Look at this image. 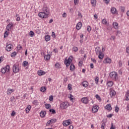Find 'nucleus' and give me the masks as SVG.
<instances>
[{
  "mask_svg": "<svg viewBox=\"0 0 129 129\" xmlns=\"http://www.w3.org/2000/svg\"><path fill=\"white\" fill-rule=\"evenodd\" d=\"M91 3L93 7L96 6V0H91Z\"/></svg>",
  "mask_w": 129,
  "mask_h": 129,
  "instance_id": "5701e85b",
  "label": "nucleus"
},
{
  "mask_svg": "<svg viewBox=\"0 0 129 129\" xmlns=\"http://www.w3.org/2000/svg\"><path fill=\"white\" fill-rule=\"evenodd\" d=\"M118 110H119V108L117 106L115 107V112H118Z\"/></svg>",
  "mask_w": 129,
  "mask_h": 129,
  "instance_id": "c03bdc74",
  "label": "nucleus"
},
{
  "mask_svg": "<svg viewBox=\"0 0 129 129\" xmlns=\"http://www.w3.org/2000/svg\"><path fill=\"white\" fill-rule=\"evenodd\" d=\"M105 125V124L102 123V125H101V128L102 129H104Z\"/></svg>",
  "mask_w": 129,
  "mask_h": 129,
  "instance_id": "0e129e2a",
  "label": "nucleus"
},
{
  "mask_svg": "<svg viewBox=\"0 0 129 129\" xmlns=\"http://www.w3.org/2000/svg\"><path fill=\"white\" fill-rule=\"evenodd\" d=\"M33 104H34V105H38V101L37 100H34L33 102Z\"/></svg>",
  "mask_w": 129,
  "mask_h": 129,
  "instance_id": "49530a36",
  "label": "nucleus"
},
{
  "mask_svg": "<svg viewBox=\"0 0 129 129\" xmlns=\"http://www.w3.org/2000/svg\"><path fill=\"white\" fill-rule=\"evenodd\" d=\"M44 60L45 61H48V60H50V58H51V55L50 54H46L44 56Z\"/></svg>",
  "mask_w": 129,
  "mask_h": 129,
  "instance_id": "ddd939ff",
  "label": "nucleus"
},
{
  "mask_svg": "<svg viewBox=\"0 0 129 129\" xmlns=\"http://www.w3.org/2000/svg\"><path fill=\"white\" fill-rule=\"evenodd\" d=\"M70 69L71 71H74V70H75V66L73 64H71L70 67Z\"/></svg>",
  "mask_w": 129,
  "mask_h": 129,
  "instance_id": "6ab92c4d",
  "label": "nucleus"
},
{
  "mask_svg": "<svg viewBox=\"0 0 129 129\" xmlns=\"http://www.w3.org/2000/svg\"><path fill=\"white\" fill-rule=\"evenodd\" d=\"M73 59V57L70 56L68 59H65L64 60V64L66 66L67 68L69 67L70 64H71V62H72V60Z\"/></svg>",
  "mask_w": 129,
  "mask_h": 129,
  "instance_id": "f03ea898",
  "label": "nucleus"
},
{
  "mask_svg": "<svg viewBox=\"0 0 129 129\" xmlns=\"http://www.w3.org/2000/svg\"><path fill=\"white\" fill-rule=\"evenodd\" d=\"M6 49L8 52H10L13 49V45L12 44H8L6 46Z\"/></svg>",
  "mask_w": 129,
  "mask_h": 129,
  "instance_id": "1a4fd4ad",
  "label": "nucleus"
},
{
  "mask_svg": "<svg viewBox=\"0 0 129 129\" xmlns=\"http://www.w3.org/2000/svg\"><path fill=\"white\" fill-rule=\"evenodd\" d=\"M53 99H54V97L53 96H50L49 97V101H53Z\"/></svg>",
  "mask_w": 129,
  "mask_h": 129,
  "instance_id": "37998d69",
  "label": "nucleus"
},
{
  "mask_svg": "<svg viewBox=\"0 0 129 129\" xmlns=\"http://www.w3.org/2000/svg\"><path fill=\"white\" fill-rule=\"evenodd\" d=\"M102 23L103 25H106V24H107V21H106V19H103Z\"/></svg>",
  "mask_w": 129,
  "mask_h": 129,
  "instance_id": "a19ab883",
  "label": "nucleus"
},
{
  "mask_svg": "<svg viewBox=\"0 0 129 129\" xmlns=\"http://www.w3.org/2000/svg\"><path fill=\"white\" fill-rule=\"evenodd\" d=\"M40 115L41 117H44L45 115H46V112L41 111L40 113Z\"/></svg>",
  "mask_w": 129,
  "mask_h": 129,
  "instance_id": "393cba45",
  "label": "nucleus"
},
{
  "mask_svg": "<svg viewBox=\"0 0 129 129\" xmlns=\"http://www.w3.org/2000/svg\"><path fill=\"white\" fill-rule=\"evenodd\" d=\"M126 53H127L128 54H129V46L127 47L126 48Z\"/></svg>",
  "mask_w": 129,
  "mask_h": 129,
  "instance_id": "4d7b16f0",
  "label": "nucleus"
},
{
  "mask_svg": "<svg viewBox=\"0 0 129 129\" xmlns=\"http://www.w3.org/2000/svg\"><path fill=\"white\" fill-rule=\"evenodd\" d=\"M42 12H40L38 13V16L42 19H46L48 18L49 16V10H48V7L46 5L43 6L42 9Z\"/></svg>",
  "mask_w": 129,
  "mask_h": 129,
  "instance_id": "f257e3e1",
  "label": "nucleus"
},
{
  "mask_svg": "<svg viewBox=\"0 0 129 129\" xmlns=\"http://www.w3.org/2000/svg\"><path fill=\"white\" fill-rule=\"evenodd\" d=\"M34 35H35V33H34L33 31H31L29 33L30 37H34Z\"/></svg>",
  "mask_w": 129,
  "mask_h": 129,
  "instance_id": "c9c22d12",
  "label": "nucleus"
},
{
  "mask_svg": "<svg viewBox=\"0 0 129 129\" xmlns=\"http://www.w3.org/2000/svg\"><path fill=\"white\" fill-rule=\"evenodd\" d=\"M45 74H46V72H45L42 70L38 71V75L39 76H42V75H45Z\"/></svg>",
  "mask_w": 129,
  "mask_h": 129,
  "instance_id": "4468645a",
  "label": "nucleus"
},
{
  "mask_svg": "<svg viewBox=\"0 0 129 129\" xmlns=\"http://www.w3.org/2000/svg\"><path fill=\"white\" fill-rule=\"evenodd\" d=\"M20 71V68L19 65L17 64H14L13 67V72L14 73H18Z\"/></svg>",
  "mask_w": 129,
  "mask_h": 129,
  "instance_id": "7ed1b4c3",
  "label": "nucleus"
},
{
  "mask_svg": "<svg viewBox=\"0 0 129 129\" xmlns=\"http://www.w3.org/2000/svg\"><path fill=\"white\" fill-rule=\"evenodd\" d=\"M82 64H83V61H80L79 62V66H80V67L82 66Z\"/></svg>",
  "mask_w": 129,
  "mask_h": 129,
  "instance_id": "5fc2aeb1",
  "label": "nucleus"
},
{
  "mask_svg": "<svg viewBox=\"0 0 129 129\" xmlns=\"http://www.w3.org/2000/svg\"><path fill=\"white\" fill-rule=\"evenodd\" d=\"M67 16V14H66V13H64L63 14H62V17L63 18H66V16Z\"/></svg>",
  "mask_w": 129,
  "mask_h": 129,
  "instance_id": "052dcab7",
  "label": "nucleus"
},
{
  "mask_svg": "<svg viewBox=\"0 0 129 129\" xmlns=\"http://www.w3.org/2000/svg\"><path fill=\"white\" fill-rule=\"evenodd\" d=\"M81 102L84 104H88V102H89V100L88 99V97H83L81 99Z\"/></svg>",
  "mask_w": 129,
  "mask_h": 129,
  "instance_id": "423d86ee",
  "label": "nucleus"
},
{
  "mask_svg": "<svg viewBox=\"0 0 129 129\" xmlns=\"http://www.w3.org/2000/svg\"><path fill=\"white\" fill-rule=\"evenodd\" d=\"M81 27H82V23H81V22L78 23L76 25L77 30H80V29H81Z\"/></svg>",
  "mask_w": 129,
  "mask_h": 129,
  "instance_id": "9b49d317",
  "label": "nucleus"
},
{
  "mask_svg": "<svg viewBox=\"0 0 129 129\" xmlns=\"http://www.w3.org/2000/svg\"><path fill=\"white\" fill-rule=\"evenodd\" d=\"M51 39V37L49 35H47L45 36V40L46 42H49L50 40Z\"/></svg>",
  "mask_w": 129,
  "mask_h": 129,
  "instance_id": "f3484780",
  "label": "nucleus"
},
{
  "mask_svg": "<svg viewBox=\"0 0 129 129\" xmlns=\"http://www.w3.org/2000/svg\"><path fill=\"white\" fill-rule=\"evenodd\" d=\"M99 82V78L98 77H96L95 78V82L96 84H98Z\"/></svg>",
  "mask_w": 129,
  "mask_h": 129,
  "instance_id": "c756f323",
  "label": "nucleus"
},
{
  "mask_svg": "<svg viewBox=\"0 0 129 129\" xmlns=\"http://www.w3.org/2000/svg\"><path fill=\"white\" fill-rule=\"evenodd\" d=\"M110 77H111V78H112V77H113V72H112L110 75H109Z\"/></svg>",
  "mask_w": 129,
  "mask_h": 129,
  "instance_id": "6e6d98bb",
  "label": "nucleus"
},
{
  "mask_svg": "<svg viewBox=\"0 0 129 129\" xmlns=\"http://www.w3.org/2000/svg\"><path fill=\"white\" fill-rule=\"evenodd\" d=\"M125 100H129V90H128L125 94Z\"/></svg>",
  "mask_w": 129,
  "mask_h": 129,
  "instance_id": "aec40b11",
  "label": "nucleus"
},
{
  "mask_svg": "<svg viewBox=\"0 0 129 129\" xmlns=\"http://www.w3.org/2000/svg\"><path fill=\"white\" fill-rule=\"evenodd\" d=\"M125 8L124 7H121V11L122 13H124Z\"/></svg>",
  "mask_w": 129,
  "mask_h": 129,
  "instance_id": "864d4df0",
  "label": "nucleus"
},
{
  "mask_svg": "<svg viewBox=\"0 0 129 129\" xmlns=\"http://www.w3.org/2000/svg\"><path fill=\"white\" fill-rule=\"evenodd\" d=\"M11 69V68H10V66L7 65L5 68H2L1 70V72L3 73V74H5L6 72H9Z\"/></svg>",
  "mask_w": 129,
  "mask_h": 129,
  "instance_id": "20e7f679",
  "label": "nucleus"
},
{
  "mask_svg": "<svg viewBox=\"0 0 129 129\" xmlns=\"http://www.w3.org/2000/svg\"><path fill=\"white\" fill-rule=\"evenodd\" d=\"M119 34H120V31H117L116 32V36H119Z\"/></svg>",
  "mask_w": 129,
  "mask_h": 129,
  "instance_id": "69168bd1",
  "label": "nucleus"
},
{
  "mask_svg": "<svg viewBox=\"0 0 129 129\" xmlns=\"http://www.w3.org/2000/svg\"><path fill=\"white\" fill-rule=\"evenodd\" d=\"M16 21H18V22H20V21H21V18L20 17H18L17 18H16Z\"/></svg>",
  "mask_w": 129,
  "mask_h": 129,
  "instance_id": "bf43d9fd",
  "label": "nucleus"
},
{
  "mask_svg": "<svg viewBox=\"0 0 129 129\" xmlns=\"http://www.w3.org/2000/svg\"><path fill=\"white\" fill-rule=\"evenodd\" d=\"M9 35V32L6 31L4 33V38H8V36Z\"/></svg>",
  "mask_w": 129,
  "mask_h": 129,
  "instance_id": "e433bc0d",
  "label": "nucleus"
},
{
  "mask_svg": "<svg viewBox=\"0 0 129 129\" xmlns=\"http://www.w3.org/2000/svg\"><path fill=\"white\" fill-rule=\"evenodd\" d=\"M55 67L56 68H60V64H59L58 62H56L55 63Z\"/></svg>",
  "mask_w": 129,
  "mask_h": 129,
  "instance_id": "de8ad7c7",
  "label": "nucleus"
},
{
  "mask_svg": "<svg viewBox=\"0 0 129 129\" xmlns=\"http://www.w3.org/2000/svg\"><path fill=\"white\" fill-rule=\"evenodd\" d=\"M113 115L112 114H109V115H107V117L110 118L112 117V116Z\"/></svg>",
  "mask_w": 129,
  "mask_h": 129,
  "instance_id": "e2e57ef3",
  "label": "nucleus"
},
{
  "mask_svg": "<svg viewBox=\"0 0 129 129\" xmlns=\"http://www.w3.org/2000/svg\"><path fill=\"white\" fill-rule=\"evenodd\" d=\"M104 57V55H103V54H102V53H100L98 55V58H99L100 59H103V58Z\"/></svg>",
  "mask_w": 129,
  "mask_h": 129,
  "instance_id": "473e14b6",
  "label": "nucleus"
},
{
  "mask_svg": "<svg viewBox=\"0 0 129 129\" xmlns=\"http://www.w3.org/2000/svg\"><path fill=\"white\" fill-rule=\"evenodd\" d=\"M91 60L94 62V63H96V60L94 58H91Z\"/></svg>",
  "mask_w": 129,
  "mask_h": 129,
  "instance_id": "338daca9",
  "label": "nucleus"
},
{
  "mask_svg": "<svg viewBox=\"0 0 129 129\" xmlns=\"http://www.w3.org/2000/svg\"><path fill=\"white\" fill-rule=\"evenodd\" d=\"M95 97L96 98H97V99H98V100H99V101H101V98H100L99 95L97 94L96 95Z\"/></svg>",
  "mask_w": 129,
  "mask_h": 129,
  "instance_id": "58836bf2",
  "label": "nucleus"
},
{
  "mask_svg": "<svg viewBox=\"0 0 129 129\" xmlns=\"http://www.w3.org/2000/svg\"><path fill=\"white\" fill-rule=\"evenodd\" d=\"M104 2L105 4H109V0H104Z\"/></svg>",
  "mask_w": 129,
  "mask_h": 129,
  "instance_id": "680f3d73",
  "label": "nucleus"
},
{
  "mask_svg": "<svg viewBox=\"0 0 129 129\" xmlns=\"http://www.w3.org/2000/svg\"><path fill=\"white\" fill-rule=\"evenodd\" d=\"M113 11H114L113 14L118 16V12L117 11V10L115 8H113Z\"/></svg>",
  "mask_w": 129,
  "mask_h": 129,
  "instance_id": "bb28decb",
  "label": "nucleus"
},
{
  "mask_svg": "<svg viewBox=\"0 0 129 129\" xmlns=\"http://www.w3.org/2000/svg\"><path fill=\"white\" fill-rule=\"evenodd\" d=\"M82 86L84 87H87V86H88V82H87V81H84L82 83Z\"/></svg>",
  "mask_w": 129,
  "mask_h": 129,
  "instance_id": "4be33fe9",
  "label": "nucleus"
},
{
  "mask_svg": "<svg viewBox=\"0 0 129 129\" xmlns=\"http://www.w3.org/2000/svg\"><path fill=\"white\" fill-rule=\"evenodd\" d=\"M69 129H73L74 128L73 125H70L69 126Z\"/></svg>",
  "mask_w": 129,
  "mask_h": 129,
  "instance_id": "774afa93",
  "label": "nucleus"
},
{
  "mask_svg": "<svg viewBox=\"0 0 129 129\" xmlns=\"http://www.w3.org/2000/svg\"><path fill=\"white\" fill-rule=\"evenodd\" d=\"M30 110H31V105H28V107L25 109V111L26 113H29Z\"/></svg>",
  "mask_w": 129,
  "mask_h": 129,
  "instance_id": "412c9836",
  "label": "nucleus"
},
{
  "mask_svg": "<svg viewBox=\"0 0 129 129\" xmlns=\"http://www.w3.org/2000/svg\"><path fill=\"white\" fill-rule=\"evenodd\" d=\"M69 106V103L68 102H63L60 104L61 109H66Z\"/></svg>",
  "mask_w": 129,
  "mask_h": 129,
  "instance_id": "39448f33",
  "label": "nucleus"
},
{
  "mask_svg": "<svg viewBox=\"0 0 129 129\" xmlns=\"http://www.w3.org/2000/svg\"><path fill=\"white\" fill-rule=\"evenodd\" d=\"M15 91V90L14 89H8L7 94H11V93H13Z\"/></svg>",
  "mask_w": 129,
  "mask_h": 129,
  "instance_id": "c85d7f7f",
  "label": "nucleus"
},
{
  "mask_svg": "<svg viewBox=\"0 0 129 129\" xmlns=\"http://www.w3.org/2000/svg\"><path fill=\"white\" fill-rule=\"evenodd\" d=\"M62 124L63 126H68V125H69V124H70V120L68 119V120L63 121L62 122Z\"/></svg>",
  "mask_w": 129,
  "mask_h": 129,
  "instance_id": "9d476101",
  "label": "nucleus"
},
{
  "mask_svg": "<svg viewBox=\"0 0 129 129\" xmlns=\"http://www.w3.org/2000/svg\"><path fill=\"white\" fill-rule=\"evenodd\" d=\"M74 4L76 5V6L78 5V0H74Z\"/></svg>",
  "mask_w": 129,
  "mask_h": 129,
  "instance_id": "13d9d810",
  "label": "nucleus"
},
{
  "mask_svg": "<svg viewBox=\"0 0 129 129\" xmlns=\"http://www.w3.org/2000/svg\"><path fill=\"white\" fill-rule=\"evenodd\" d=\"M46 124H47V125H50V124H52V123H51V120H48V121L47 122Z\"/></svg>",
  "mask_w": 129,
  "mask_h": 129,
  "instance_id": "09e8293b",
  "label": "nucleus"
},
{
  "mask_svg": "<svg viewBox=\"0 0 129 129\" xmlns=\"http://www.w3.org/2000/svg\"><path fill=\"white\" fill-rule=\"evenodd\" d=\"M11 115V116H14V115H16V112H15V111H13Z\"/></svg>",
  "mask_w": 129,
  "mask_h": 129,
  "instance_id": "3c124183",
  "label": "nucleus"
},
{
  "mask_svg": "<svg viewBox=\"0 0 129 129\" xmlns=\"http://www.w3.org/2000/svg\"><path fill=\"white\" fill-rule=\"evenodd\" d=\"M96 55H99V54H100L101 52H100V48L99 47H96Z\"/></svg>",
  "mask_w": 129,
  "mask_h": 129,
  "instance_id": "dca6fc26",
  "label": "nucleus"
},
{
  "mask_svg": "<svg viewBox=\"0 0 129 129\" xmlns=\"http://www.w3.org/2000/svg\"><path fill=\"white\" fill-rule=\"evenodd\" d=\"M68 88L69 90H71V89H72V87H71V85L69 84L68 85Z\"/></svg>",
  "mask_w": 129,
  "mask_h": 129,
  "instance_id": "8fccbe9b",
  "label": "nucleus"
},
{
  "mask_svg": "<svg viewBox=\"0 0 129 129\" xmlns=\"http://www.w3.org/2000/svg\"><path fill=\"white\" fill-rule=\"evenodd\" d=\"M110 95L112 97L113 96V88H111L110 89Z\"/></svg>",
  "mask_w": 129,
  "mask_h": 129,
  "instance_id": "cd10ccee",
  "label": "nucleus"
},
{
  "mask_svg": "<svg viewBox=\"0 0 129 129\" xmlns=\"http://www.w3.org/2000/svg\"><path fill=\"white\" fill-rule=\"evenodd\" d=\"M40 90L41 92H45L46 91V87H41Z\"/></svg>",
  "mask_w": 129,
  "mask_h": 129,
  "instance_id": "7c9ffc66",
  "label": "nucleus"
},
{
  "mask_svg": "<svg viewBox=\"0 0 129 129\" xmlns=\"http://www.w3.org/2000/svg\"><path fill=\"white\" fill-rule=\"evenodd\" d=\"M51 36L52 37H53V38H55V37H56V34L54 32H52Z\"/></svg>",
  "mask_w": 129,
  "mask_h": 129,
  "instance_id": "603ef678",
  "label": "nucleus"
},
{
  "mask_svg": "<svg viewBox=\"0 0 129 129\" xmlns=\"http://www.w3.org/2000/svg\"><path fill=\"white\" fill-rule=\"evenodd\" d=\"M98 111V106H94L92 108L93 112H97Z\"/></svg>",
  "mask_w": 129,
  "mask_h": 129,
  "instance_id": "f8f14e48",
  "label": "nucleus"
},
{
  "mask_svg": "<svg viewBox=\"0 0 129 129\" xmlns=\"http://www.w3.org/2000/svg\"><path fill=\"white\" fill-rule=\"evenodd\" d=\"M28 64H29V62L27 61H24L23 62V65L24 67H27V66H28Z\"/></svg>",
  "mask_w": 129,
  "mask_h": 129,
  "instance_id": "2f4dec72",
  "label": "nucleus"
},
{
  "mask_svg": "<svg viewBox=\"0 0 129 129\" xmlns=\"http://www.w3.org/2000/svg\"><path fill=\"white\" fill-rule=\"evenodd\" d=\"M17 55V52L14 51L11 53V57H15Z\"/></svg>",
  "mask_w": 129,
  "mask_h": 129,
  "instance_id": "4c0bfd02",
  "label": "nucleus"
},
{
  "mask_svg": "<svg viewBox=\"0 0 129 129\" xmlns=\"http://www.w3.org/2000/svg\"><path fill=\"white\" fill-rule=\"evenodd\" d=\"M113 85V82L112 81H109L108 83H107V86L108 88L109 87H111Z\"/></svg>",
  "mask_w": 129,
  "mask_h": 129,
  "instance_id": "2eb2a0df",
  "label": "nucleus"
},
{
  "mask_svg": "<svg viewBox=\"0 0 129 129\" xmlns=\"http://www.w3.org/2000/svg\"><path fill=\"white\" fill-rule=\"evenodd\" d=\"M45 108H46V109H49V108H50V107H51V104H45Z\"/></svg>",
  "mask_w": 129,
  "mask_h": 129,
  "instance_id": "f704fd0d",
  "label": "nucleus"
},
{
  "mask_svg": "<svg viewBox=\"0 0 129 129\" xmlns=\"http://www.w3.org/2000/svg\"><path fill=\"white\" fill-rule=\"evenodd\" d=\"M114 80L115 81H116V80H117V79H118V76H117V73H116V72H114Z\"/></svg>",
  "mask_w": 129,
  "mask_h": 129,
  "instance_id": "a878e982",
  "label": "nucleus"
},
{
  "mask_svg": "<svg viewBox=\"0 0 129 129\" xmlns=\"http://www.w3.org/2000/svg\"><path fill=\"white\" fill-rule=\"evenodd\" d=\"M50 121L52 123H55V122H56V121H57V119H56L55 118H53V119H51L50 120Z\"/></svg>",
  "mask_w": 129,
  "mask_h": 129,
  "instance_id": "ea45409f",
  "label": "nucleus"
},
{
  "mask_svg": "<svg viewBox=\"0 0 129 129\" xmlns=\"http://www.w3.org/2000/svg\"><path fill=\"white\" fill-rule=\"evenodd\" d=\"M49 111L50 112H52V114H55V113H56V111L53 109H50Z\"/></svg>",
  "mask_w": 129,
  "mask_h": 129,
  "instance_id": "79ce46f5",
  "label": "nucleus"
},
{
  "mask_svg": "<svg viewBox=\"0 0 129 129\" xmlns=\"http://www.w3.org/2000/svg\"><path fill=\"white\" fill-rule=\"evenodd\" d=\"M113 25L114 29L117 30V29H118V23H117V22H114Z\"/></svg>",
  "mask_w": 129,
  "mask_h": 129,
  "instance_id": "b1692460",
  "label": "nucleus"
},
{
  "mask_svg": "<svg viewBox=\"0 0 129 129\" xmlns=\"http://www.w3.org/2000/svg\"><path fill=\"white\" fill-rule=\"evenodd\" d=\"M105 109L108 110V111H110L112 109V107H111V104H108L104 107Z\"/></svg>",
  "mask_w": 129,
  "mask_h": 129,
  "instance_id": "0eeeda50",
  "label": "nucleus"
},
{
  "mask_svg": "<svg viewBox=\"0 0 129 129\" xmlns=\"http://www.w3.org/2000/svg\"><path fill=\"white\" fill-rule=\"evenodd\" d=\"M14 27V25L12 23H9L6 27L7 30L9 32L12 30V28Z\"/></svg>",
  "mask_w": 129,
  "mask_h": 129,
  "instance_id": "6e6552de",
  "label": "nucleus"
},
{
  "mask_svg": "<svg viewBox=\"0 0 129 129\" xmlns=\"http://www.w3.org/2000/svg\"><path fill=\"white\" fill-rule=\"evenodd\" d=\"M104 63H111V59L109 58H106L105 60H104Z\"/></svg>",
  "mask_w": 129,
  "mask_h": 129,
  "instance_id": "a211bd4d",
  "label": "nucleus"
},
{
  "mask_svg": "<svg viewBox=\"0 0 129 129\" xmlns=\"http://www.w3.org/2000/svg\"><path fill=\"white\" fill-rule=\"evenodd\" d=\"M72 50L74 51V52H77V51H78V48L76 46H74L72 48Z\"/></svg>",
  "mask_w": 129,
  "mask_h": 129,
  "instance_id": "72a5a7b5",
  "label": "nucleus"
},
{
  "mask_svg": "<svg viewBox=\"0 0 129 129\" xmlns=\"http://www.w3.org/2000/svg\"><path fill=\"white\" fill-rule=\"evenodd\" d=\"M87 30L88 32H90L91 31V27L90 26H87Z\"/></svg>",
  "mask_w": 129,
  "mask_h": 129,
  "instance_id": "a18cd8bd",
  "label": "nucleus"
}]
</instances>
